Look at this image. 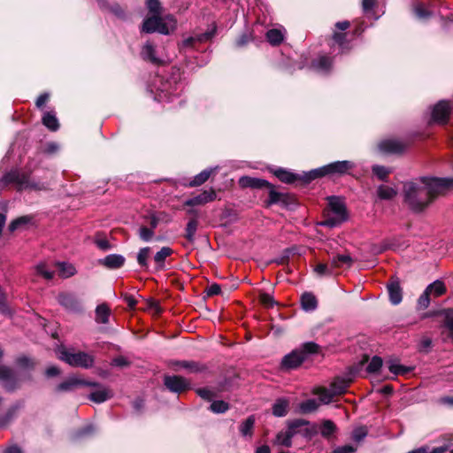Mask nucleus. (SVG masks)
<instances>
[{
  "instance_id": "obj_1",
  "label": "nucleus",
  "mask_w": 453,
  "mask_h": 453,
  "mask_svg": "<svg viewBox=\"0 0 453 453\" xmlns=\"http://www.w3.org/2000/svg\"><path fill=\"white\" fill-rule=\"evenodd\" d=\"M453 188V178L422 177L403 186L404 201L416 212L423 211L433 201Z\"/></svg>"
},
{
  "instance_id": "obj_2",
  "label": "nucleus",
  "mask_w": 453,
  "mask_h": 453,
  "mask_svg": "<svg viewBox=\"0 0 453 453\" xmlns=\"http://www.w3.org/2000/svg\"><path fill=\"white\" fill-rule=\"evenodd\" d=\"M320 347L313 342H307L300 347L293 349L290 353L285 355L280 362L283 370H294L301 366L311 355L318 354Z\"/></svg>"
},
{
  "instance_id": "obj_3",
  "label": "nucleus",
  "mask_w": 453,
  "mask_h": 453,
  "mask_svg": "<svg viewBox=\"0 0 453 453\" xmlns=\"http://www.w3.org/2000/svg\"><path fill=\"white\" fill-rule=\"evenodd\" d=\"M176 27V19L172 15L159 17L152 15L144 19L142 30L145 33L158 32L163 35H168Z\"/></svg>"
},
{
  "instance_id": "obj_4",
  "label": "nucleus",
  "mask_w": 453,
  "mask_h": 453,
  "mask_svg": "<svg viewBox=\"0 0 453 453\" xmlns=\"http://www.w3.org/2000/svg\"><path fill=\"white\" fill-rule=\"evenodd\" d=\"M58 358L72 366L90 368L94 365V357L88 353L78 351L73 352L65 349H59Z\"/></svg>"
},
{
  "instance_id": "obj_5",
  "label": "nucleus",
  "mask_w": 453,
  "mask_h": 453,
  "mask_svg": "<svg viewBox=\"0 0 453 453\" xmlns=\"http://www.w3.org/2000/svg\"><path fill=\"white\" fill-rule=\"evenodd\" d=\"M31 170L28 172H21L13 170L6 173L1 180L4 185L14 183L19 190L26 188L41 189V187L30 180Z\"/></svg>"
},
{
  "instance_id": "obj_6",
  "label": "nucleus",
  "mask_w": 453,
  "mask_h": 453,
  "mask_svg": "<svg viewBox=\"0 0 453 453\" xmlns=\"http://www.w3.org/2000/svg\"><path fill=\"white\" fill-rule=\"evenodd\" d=\"M364 30L361 22L357 21L351 25L349 21H342V54L345 50H349L353 47V40L360 35Z\"/></svg>"
},
{
  "instance_id": "obj_7",
  "label": "nucleus",
  "mask_w": 453,
  "mask_h": 453,
  "mask_svg": "<svg viewBox=\"0 0 453 453\" xmlns=\"http://www.w3.org/2000/svg\"><path fill=\"white\" fill-rule=\"evenodd\" d=\"M340 172V162H334L333 164L325 165L320 168L313 169L310 172L303 173V175H301V179L299 180L303 181L304 183H309L313 180H316L318 178L328 175L332 173H337Z\"/></svg>"
},
{
  "instance_id": "obj_8",
  "label": "nucleus",
  "mask_w": 453,
  "mask_h": 453,
  "mask_svg": "<svg viewBox=\"0 0 453 453\" xmlns=\"http://www.w3.org/2000/svg\"><path fill=\"white\" fill-rule=\"evenodd\" d=\"M164 384L171 392L182 393L190 388V382L178 375H167L164 378Z\"/></svg>"
},
{
  "instance_id": "obj_9",
  "label": "nucleus",
  "mask_w": 453,
  "mask_h": 453,
  "mask_svg": "<svg viewBox=\"0 0 453 453\" xmlns=\"http://www.w3.org/2000/svg\"><path fill=\"white\" fill-rule=\"evenodd\" d=\"M340 265V254H336L333 257L332 260L329 263H318L314 268L313 272L319 277H328L333 275H337L336 269Z\"/></svg>"
},
{
  "instance_id": "obj_10",
  "label": "nucleus",
  "mask_w": 453,
  "mask_h": 453,
  "mask_svg": "<svg viewBox=\"0 0 453 453\" xmlns=\"http://www.w3.org/2000/svg\"><path fill=\"white\" fill-rule=\"evenodd\" d=\"M451 112V106L448 101H440L432 111V121L438 124H445Z\"/></svg>"
},
{
  "instance_id": "obj_11",
  "label": "nucleus",
  "mask_w": 453,
  "mask_h": 453,
  "mask_svg": "<svg viewBox=\"0 0 453 453\" xmlns=\"http://www.w3.org/2000/svg\"><path fill=\"white\" fill-rule=\"evenodd\" d=\"M0 381L8 391H13L19 387V380L13 371L5 365L0 366Z\"/></svg>"
},
{
  "instance_id": "obj_12",
  "label": "nucleus",
  "mask_w": 453,
  "mask_h": 453,
  "mask_svg": "<svg viewBox=\"0 0 453 453\" xmlns=\"http://www.w3.org/2000/svg\"><path fill=\"white\" fill-rule=\"evenodd\" d=\"M312 393L319 396L320 403H329L334 395L340 394V386L334 382L329 388L318 387L312 390Z\"/></svg>"
},
{
  "instance_id": "obj_13",
  "label": "nucleus",
  "mask_w": 453,
  "mask_h": 453,
  "mask_svg": "<svg viewBox=\"0 0 453 453\" xmlns=\"http://www.w3.org/2000/svg\"><path fill=\"white\" fill-rule=\"evenodd\" d=\"M216 199V193L215 191L211 188L208 190H203L201 194L188 199L185 201L184 205L186 206H196V205H201L205 204L209 202H212Z\"/></svg>"
},
{
  "instance_id": "obj_14",
  "label": "nucleus",
  "mask_w": 453,
  "mask_h": 453,
  "mask_svg": "<svg viewBox=\"0 0 453 453\" xmlns=\"http://www.w3.org/2000/svg\"><path fill=\"white\" fill-rule=\"evenodd\" d=\"M88 386V387H98L99 384L96 382L87 381L79 380L77 378H70L65 381H63L57 387V391H71L77 386Z\"/></svg>"
},
{
  "instance_id": "obj_15",
  "label": "nucleus",
  "mask_w": 453,
  "mask_h": 453,
  "mask_svg": "<svg viewBox=\"0 0 453 453\" xmlns=\"http://www.w3.org/2000/svg\"><path fill=\"white\" fill-rule=\"evenodd\" d=\"M216 31L217 26L216 24H212L211 27H210L205 33L185 39L182 42V46L184 48L193 47L196 42H206L211 40L215 35Z\"/></svg>"
},
{
  "instance_id": "obj_16",
  "label": "nucleus",
  "mask_w": 453,
  "mask_h": 453,
  "mask_svg": "<svg viewBox=\"0 0 453 453\" xmlns=\"http://www.w3.org/2000/svg\"><path fill=\"white\" fill-rule=\"evenodd\" d=\"M58 303L65 309L72 311H81V305L77 298L73 294L61 293L58 296Z\"/></svg>"
},
{
  "instance_id": "obj_17",
  "label": "nucleus",
  "mask_w": 453,
  "mask_h": 453,
  "mask_svg": "<svg viewBox=\"0 0 453 453\" xmlns=\"http://www.w3.org/2000/svg\"><path fill=\"white\" fill-rule=\"evenodd\" d=\"M378 146L380 150L385 153H400L404 149L403 142L394 139L383 140Z\"/></svg>"
},
{
  "instance_id": "obj_18",
  "label": "nucleus",
  "mask_w": 453,
  "mask_h": 453,
  "mask_svg": "<svg viewBox=\"0 0 453 453\" xmlns=\"http://www.w3.org/2000/svg\"><path fill=\"white\" fill-rule=\"evenodd\" d=\"M332 59L327 56H319L311 62V67L319 73H327L332 68Z\"/></svg>"
},
{
  "instance_id": "obj_19",
  "label": "nucleus",
  "mask_w": 453,
  "mask_h": 453,
  "mask_svg": "<svg viewBox=\"0 0 453 453\" xmlns=\"http://www.w3.org/2000/svg\"><path fill=\"white\" fill-rule=\"evenodd\" d=\"M239 185L242 188H263L265 187H271V184L263 179L253 178L250 176H242L239 179Z\"/></svg>"
},
{
  "instance_id": "obj_20",
  "label": "nucleus",
  "mask_w": 453,
  "mask_h": 453,
  "mask_svg": "<svg viewBox=\"0 0 453 453\" xmlns=\"http://www.w3.org/2000/svg\"><path fill=\"white\" fill-rule=\"evenodd\" d=\"M387 287L390 302L395 305L400 303L403 296L399 281L397 280H391Z\"/></svg>"
},
{
  "instance_id": "obj_21",
  "label": "nucleus",
  "mask_w": 453,
  "mask_h": 453,
  "mask_svg": "<svg viewBox=\"0 0 453 453\" xmlns=\"http://www.w3.org/2000/svg\"><path fill=\"white\" fill-rule=\"evenodd\" d=\"M302 309L305 311H313L318 307V299L311 292H304L300 298Z\"/></svg>"
},
{
  "instance_id": "obj_22",
  "label": "nucleus",
  "mask_w": 453,
  "mask_h": 453,
  "mask_svg": "<svg viewBox=\"0 0 453 453\" xmlns=\"http://www.w3.org/2000/svg\"><path fill=\"white\" fill-rule=\"evenodd\" d=\"M173 250L170 247H163L154 256L155 268L156 270H164L165 262L167 257L173 255Z\"/></svg>"
},
{
  "instance_id": "obj_23",
  "label": "nucleus",
  "mask_w": 453,
  "mask_h": 453,
  "mask_svg": "<svg viewBox=\"0 0 453 453\" xmlns=\"http://www.w3.org/2000/svg\"><path fill=\"white\" fill-rule=\"evenodd\" d=\"M274 175L282 182L291 184L301 179V175L294 173L283 168L274 171Z\"/></svg>"
},
{
  "instance_id": "obj_24",
  "label": "nucleus",
  "mask_w": 453,
  "mask_h": 453,
  "mask_svg": "<svg viewBox=\"0 0 453 453\" xmlns=\"http://www.w3.org/2000/svg\"><path fill=\"white\" fill-rule=\"evenodd\" d=\"M125 263V257L118 254H111L102 260V265L110 269L121 267Z\"/></svg>"
},
{
  "instance_id": "obj_25",
  "label": "nucleus",
  "mask_w": 453,
  "mask_h": 453,
  "mask_svg": "<svg viewBox=\"0 0 453 453\" xmlns=\"http://www.w3.org/2000/svg\"><path fill=\"white\" fill-rule=\"evenodd\" d=\"M368 434V428L365 426L355 427L350 434V441L358 448Z\"/></svg>"
},
{
  "instance_id": "obj_26",
  "label": "nucleus",
  "mask_w": 453,
  "mask_h": 453,
  "mask_svg": "<svg viewBox=\"0 0 453 453\" xmlns=\"http://www.w3.org/2000/svg\"><path fill=\"white\" fill-rule=\"evenodd\" d=\"M141 54H142L143 59L149 60L153 64H160L161 63L160 59L158 58H157L155 55V48H154L153 44L150 42H148L144 44Z\"/></svg>"
},
{
  "instance_id": "obj_27",
  "label": "nucleus",
  "mask_w": 453,
  "mask_h": 453,
  "mask_svg": "<svg viewBox=\"0 0 453 453\" xmlns=\"http://www.w3.org/2000/svg\"><path fill=\"white\" fill-rule=\"evenodd\" d=\"M111 314V310L107 304L102 303L99 304L96 309V321L101 324H107L109 322V318Z\"/></svg>"
},
{
  "instance_id": "obj_28",
  "label": "nucleus",
  "mask_w": 453,
  "mask_h": 453,
  "mask_svg": "<svg viewBox=\"0 0 453 453\" xmlns=\"http://www.w3.org/2000/svg\"><path fill=\"white\" fill-rule=\"evenodd\" d=\"M288 404L289 403L287 399L280 398L276 400L273 405V414L276 417L286 416L288 410Z\"/></svg>"
},
{
  "instance_id": "obj_29",
  "label": "nucleus",
  "mask_w": 453,
  "mask_h": 453,
  "mask_svg": "<svg viewBox=\"0 0 453 453\" xmlns=\"http://www.w3.org/2000/svg\"><path fill=\"white\" fill-rule=\"evenodd\" d=\"M177 365L192 373L201 372L205 370V366L203 365L196 361H180L177 363Z\"/></svg>"
},
{
  "instance_id": "obj_30",
  "label": "nucleus",
  "mask_w": 453,
  "mask_h": 453,
  "mask_svg": "<svg viewBox=\"0 0 453 453\" xmlns=\"http://www.w3.org/2000/svg\"><path fill=\"white\" fill-rule=\"evenodd\" d=\"M377 194L382 200H391L397 195V190L391 186L380 185L377 188Z\"/></svg>"
},
{
  "instance_id": "obj_31",
  "label": "nucleus",
  "mask_w": 453,
  "mask_h": 453,
  "mask_svg": "<svg viewBox=\"0 0 453 453\" xmlns=\"http://www.w3.org/2000/svg\"><path fill=\"white\" fill-rule=\"evenodd\" d=\"M42 123L51 131H57L59 127L58 120L52 111H46L42 116Z\"/></svg>"
},
{
  "instance_id": "obj_32",
  "label": "nucleus",
  "mask_w": 453,
  "mask_h": 453,
  "mask_svg": "<svg viewBox=\"0 0 453 453\" xmlns=\"http://www.w3.org/2000/svg\"><path fill=\"white\" fill-rule=\"evenodd\" d=\"M111 392L108 388H102L92 392L89 395V399L95 403H100L111 397Z\"/></svg>"
},
{
  "instance_id": "obj_33",
  "label": "nucleus",
  "mask_w": 453,
  "mask_h": 453,
  "mask_svg": "<svg viewBox=\"0 0 453 453\" xmlns=\"http://www.w3.org/2000/svg\"><path fill=\"white\" fill-rule=\"evenodd\" d=\"M56 266L59 271V276L62 278H69L76 273V269L72 264L61 262L57 263Z\"/></svg>"
},
{
  "instance_id": "obj_34",
  "label": "nucleus",
  "mask_w": 453,
  "mask_h": 453,
  "mask_svg": "<svg viewBox=\"0 0 453 453\" xmlns=\"http://www.w3.org/2000/svg\"><path fill=\"white\" fill-rule=\"evenodd\" d=\"M214 172V169H205L200 173L196 175L194 179L189 182L190 187H197L203 184Z\"/></svg>"
},
{
  "instance_id": "obj_35",
  "label": "nucleus",
  "mask_w": 453,
  "mask_h": 453,
  "mask_svg": "<svg viewBox=\"0 0 453 453\" xmlns=\"http://www.w3.org/2000/svg\"><path fill=\"white\" fill-rule=\"evenodd\" d=\"M426 289L434 295V296H441L446 292V287L441 280H435L426 287Z\"/></svg>"
},
{
  "instance_id": "obj_36",
  "label": "nucleus",
  "mask_w": 453,
  "mask_h": 453,
  "mask_svg": "<svg viewBox=\"0 0 453 453\" xmlns=\"http://www.w3.org/2000/svg\"><path fill=\"white\" fill-rule=\"evenodd\" d=\"M319 406V403L316 399H307L302 402L299 405V410L302 413H311L315 411Z\"/></svg>"
},
{
  "instance_id": "obj_37",
  "label": "nucleus",
  "mask_w": 453,
  "mask_h": 453,
  "mask_svg": "<svg viewBox=\"0 0 453 453\" xmlns=\"http://www.w3.org/2000/svg\"><path fill=\"white\" fill-rule=\"evenodd\" d=\"M283 34L279 29H270L266 33V39L270 44L276 46L281 43L283 41Z\"/></svg>"
},
{
  "instance_id": "obj_38",
  "label": "nucleus",
  "mask_w": 453,
  "mask_h": 453,
  "mask_svg": "<svg viewBox=\"0 0 453 453\" xmlns=\"http://www.w3.org/2000/svg\"><path fill=\"white\" fill-rule=\"evenodd\" d=\"M197 227H198V221L196 219H191L188 222L187 226H186V234H185V237L187 240H188L189 242L194 241V237H195L196 232L197 230Z\"/></svg>"
},
{
  "instance_id": "obj_39",
  "label": "nucleus",
  "mask_w": 453,
  "mask_h": 453,
  "mask_svg": "<svg viewBox=\"0 0 453 453\" xmlns=\"http://www.w3.org/2000/svg\"><path fill=\"white\" fill-rule=\"evenodd\" d=\"M293 436H294L293 432H289V431L286 430L284 432H280L277 434L276 441L280 445H283L285 447H290L292 444Z\"/></svg>"
},
{
  "instance_id": "obj_40",
  "label": "nucleus",
  "mask_w": 453,
  "mask_h": 453,
  "mask_svg": "<svg viewBox=\"0 0 453 453\" xmlns=\"http://www.w3.org/2000/svg\"><path fill=\"white\" fill-rule=\"evenodd\" d=\"M229 409L228 403L222 401V400H217L213 401L210 405V410L213 413H225Z\"/></svg>"
},
{
  "instance_id": "obj_41",
  "label": "nucleus",
  "mask_w": 453,
  "mask_h": 453,
  "mask_svg": "<svg viewBox=\"0 0 453 453\" xmlns=\"http://www.w3.org/2000/svg\"><path fill=\"white\" fill-rule=\"evenodd\" d=\"M150 254V248L144 247L142 248L137 254V262L140 266L148 268V258Z\"/></svg>"
},
{
  "instance_id": "obj_42",
  "label": "nucleus",
  "mask_w": 453,
  "mask_h": 453,
  "mask_svg": "<svg viewBox=\"0 0 453 453\" xmlns=\"http://www.w3.org/2000/svg\"><path fill=\"white\" fill-rule=\"evenodd\" d=\"M388 369L394 375H403L408 373L411 369L395 363V361L388 362Z\"/></svg>"
},
{
  "instance_id": "obj_43",
  "label": "nucleus",
  "mask_w": 453,
  "mask_h": 453,
  "mask_svg": "<svg viewBox=\"0 0 453 453\" xmlns=\"http://www.w3.org/2000/svg\"><path fill=\"white\" fill-rule=\"evenodd\" d=\"M255 423L253 416L249 417L240 426V432L243 436L250 435Z\"/></svg>"
},
{
  "instance_id": "obj_44",
  "label": "nucleus",
  "mask_w": 453,
  "mask_h": 453,
  "mask_svg": "<svg viewBox=\"0 0 453 453\" xmlns=\"http://www.w3.org/2000/svg\"><path fill=\"white\" fill-rule=\"evenodd\" d=\"M36 273L46 280H51L55 272L48 267L44 263H41L35 267Z\"/></svg>"
},
{
  "instance_id": "obj_45",
  "label": "nucleus",
  "mask_w": 453,
  "mask_h": 453,
  "mask_svg": "<svg viewBox=\"0 0 453 453\" xmlns=\"http://www.w3.org/2000/svg\"><path fill=\"white\" fill-rule=\"evenodd\" d=\"M335 425L330 420H325L320 427L319 432L322 436L329 437L335 431Z\"/></svg>"
},
{
  "instance_id": "obj_46",
  "label": "nucleus",
  "mask_w": 453,
  "mask_h": 453,
  "mask_svg": "<svg viewBox=\"0 0 453 453\" xmlns=\"http://www.w3.org/2000/svg\"><path fill=\"white\" fill-rule=\"evenodd\" d=\"M382 364L381 357L374 356L369 362L366 370L369 373H375L381 368Z\"/></svg>"
},
{
  "instance_id": "obj_47",
  "label": "nucleus",
  "mask_w": 453,
  "mask_h": 453,
  "mask_svg": "<svg viewBox=\"0 0 453 453\" xmlns=\"http://www.w3.org/2000/svg\"><path fill=\"white\" fill-rule=\"evenodd\" d=\"M372 173L380 180H385L388 174L391 173L389 168L381 165H374L372 167Z\"/></svg>"
},
{
  "instance_id": "obj_48",
  "label": "nucleus",
  "mask_w": 453,
  "mask_h": 453,
  "mask_svg": "<svg viewBox=\"0 0 453 453\" xmlns=\"http://www.w3.org/2000/svg\"><path fill=\"white\" fill-rule=\"evenodd\" d=\"M196 394L206 401H211L214 397H216V393L207 388L196 389Z\"/></svg>"
},
{
  "instance_id": "obj_49",
  "label": "nucleus",
  "mask_w": 453,
  "mask_h": 453,
  "mask_svg": "<svg viewBox=\"0 0 453 453\" xmlns=\"http://www.w3.org/2000/svg\"><path fill=\"white\" fill-rule=\"evenodd\" d=\"M430 295L431 293L426 288L423 294L418 300V306L419 309H426L430 304Z\"/></svg>"
},
{
  "instance_id": "obj_50",
  "label": "nucleus",
  "mask_w": 453,
  "mask_h": 453,
  "mask_svg": "<svg viewBox=\"0 0 453 453\" xmlns=\"http://www.w3.org/2000/svg\"><path fill=\"white\" fill-rule=\"evenodd\" d=\"M29 221V219L27 217H20L18 218L11 222V224L8 226V230L10 232H14L16 229H18L21 225H25Z\"/></svg>"
},
{
  "instance_id": "obj_51",
  "label": "nucleus",
  "mask_w": 453,
  "mask_h": 453,
  "mask_svg": "<svg viewBox=\"0 0 453 453\" xmlns=\"http://www.w3.org/2000/svg\"><path fill=\"white\" fill-rule=\"evenodd\" d=\"M139 236L142 240L149 242L154 236V230L146 226H142L139 229Z\"/></svg>"
},
{
  "instance_id": "obj_52",
  "label": "nucleus",
  "mask_w": 453,
  "mask_h": 453,
  "mask_svg": "<svg viewBox=\"0 0 453 453\" xmlns=\"http://www.w3.org/2000/svg\"><path fill=\"white\" fill-rule=\"evenodd\" d=\"M306 424L307 423L303 419H296L288 423L287 430L293 432V434L295 435L298 432V429Z\"/></svg>"
},
{
  "instance_id": "obj_53",
  "label": "nucleus",
  "mask_w": 453,
  "mask_h": 453,
  "mask_svg": "<svg viewBox=\"0 0 453 453\" xmlns=\"http://www.w3.org/2000/svg\"><path fill=\"white\" fill-rule=\"evenodd\" d=\"M259 301L264 306H265L267 308L273 307L275 303L273 297L270 294H267V293L260 294Z\"/></svg>"
},
{
  "instance_id": "obj_54",
  "label": "nucleus",
  "mask_w": 453,
  "mask_h": 453,
  "mask_svg": "<svg viewBox=\"0 0 453 453\" xmlns=\"http://www.w3.org/2000/svg\"><path fill=\"white\" fill-rule=\"evenodd\" d=\"M146 5L153 15H157L160 12V3L158 0H147Z\"/></svg>"
},
{
  "instance_id": "obj_55",
  "label": "nucleus",
  "mask_w": 453,
  "mask_h": 453,
  "mask_svg": "<svg viewBox=\"0 0 453 453\" xmlns=\"http://www.w3.org/2000/svg\"><path fill=\"white\" fill-rule=\"evenodd\" d=\"M267 188H269V201H268V203L269 204H272V203H276L280 201V196H281V194L275 191L273 185L271 184V187H266Z\"/></svg>"
},
{
  "instance_id": "obj_56",
  "label": "nucleus",
  "mask_w": 453,
  "mask_h": 453,
  "mask_svg": "<svg viewBox=\"0 0 453 453\" xmlns=\"http://www.w3.org/2000/svg\"><path fill=\"white\" fill-rule=\"evenodd\" d=\"M376 4V0H363L362 7L365 15L370 16L373 7Z\"/></svg>"
},
{
  "instance_id": "obj_57",
  "label": "nucleus",
  "mask_w": 453,
  "mask_h": 453,
  "mask_svg": "<svg viewBox=\"0 0 453 453\" xmlns=\"http://www.w3.org/2000/svg\"><path fill=\"white\" fill-rule=\"evenodd\" d=\"M329 205L332 211L336 214H340V198L333 196L329 198Z\"/></svg>"
},
{
  "instance_id": "obj_58",
  "label": "nucleus",
  "mask_w": 453,
  "mask_h": 453,
  "mask_svg": "<svg viewBox=\"0 0 453 453\" xmlns=\"http://www.w3.org/2000/svg\"><path fill=\"white\" fill-rule=\"evenodd\" d=\"M95 242H96V246L102 250H108L111 249L110 242H108V240L106 238L97 237L95 240Z\"/></svg>"
},
{
  "instance_id": "obj_59",
  "label": "nucleus",
  "mask_w": 453,
  "mask_h": 453,
  "mask_svg": "<svg viewBox=\"0 0 453 453\" xmlns=\"http://www.w3.org/2000/svg\"><path fill=\"white\" fill-rule=\"evenodd\" d=\"M17 364L23 368H32L34 366V363L27 357H19Z\"/></svg>"
},
{
  "instance_id": "obj_60",
  "label": "nucleus",
  "mask_w": 453,
  "mask_h": 453,
  "mask_svg": "<svg viewBox=\"0 0 453 453\" xmlns=\"http://www.w3.org/2000/svg\"><path fill=\"white\" fill-rule=\"evenodd\" d=\"M128 364L129 363H128L127 359L122 356L115 357L111 362L112 365L118 366V367H125V366H127Z\"/></svg>"
},
{
  "instance_id": "obj_61",
  "label": "nucleus",
  "mask_w": 453,
  "mask_h": 453,
  "mask_svg": "<svg viewBox=\"0 0 453 453\" xmlns=\"http://www.w3.org/2000/svg\"><path fill=\"white\" fill-rule=\"evenodd\" d=\"M251 41V35L249 34H242L237 40L236 45L238 47L245 46L249 42Z\"/></svg>"
},
{
  "instance_id": "obj_62",
  "label": "nucleus",
  "mask_w": 453,
  "mask_h": 453,
  "mask_svg": "<svg viewBox=\"0 0 453 453\" xmlns=\"http://www.w3.org/2000/svg\"><path fill=\"white\" fill-rule=\"evenodd\" d=\"M414 12L418 18H426L428 16V12L422 4H417L414 8Z\"/></svg>"
},
{
  "instance_id": "obj_63",
  "label": "nucleus",
  "mask_w": 453,
  "mask_h": 453,
  "mask_svg": "<svg viewBox=\"0 0 453 453\" xmlns=\"http://www.w3.org/2000/svg\"><path fill=\"white\" fill-rule=\"evenodd\" d=\"M342 268L346 266V268H349L354 261V259L349 255L342 254Z\"/></svg>"
},
{
  "instance_id": "obj_64",
  "label": "nucleus",
  "mask_w": 453,
  "mask_h": 453,
  "mask_svg": "<svg viewBox=\"0 0 453 453\" xmlns=\"http://www.w3.org/2000/svg\"><path fill=\"white\" fill-rule=\"evenodd\" d=\"M357 449L358 447L356 444L350 442L349 444L342 446V453H354Z\"/></svg>"
}]
</instances>
